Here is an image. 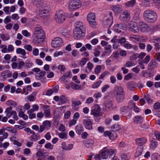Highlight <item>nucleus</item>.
<instances>
[{
	"mask_svg": "<svg viewBox=\"0 0 160 160\" xmlns=\"http://www.w3.org/2000/svg\"><path fill=\"white\" fill-rule=\"evenodd\" d=\"M116 100L118 103H122L125 98V93L123 88L121 86L116 85L113 90Z\"/></svg>",
	"mask_w": 160,
	"mask_h": 160,
	"instance_id": "f257e3e1",
	"label": "nucleus"
},
{
	"mask_svg": "<svg viewBox=\"0 0 160 160\" xmlns=\"http://www.w3.org/2000/svg\"><path fill=\"white\" fill-rule=\"evenodd\" d=\"M143 16L145 20L150 23L155 22L157 18V15L155 12L150 10H146L143 13Z\"/></svg>",
	"mask_w": 160,
	"mask_h": 160,
	"instance_id": "f03ea898",
	"label": "nucleus"
},
{
	"mask_svg": "<svg viewBox=\"0 0 160 160\" xmlns=\"http://www.w3.org/2000/svg\"><path fill=\"white\" fill-rule=\"evenodd\" d=\"M115 151L112 149L109 148L108 147L103 148L101 151L100 153L102 158L106 159L108 156L109 157L115 155Z\"/></svg>",
	"mask_w": 160,
	"mask_h": 160,
	"instance_id": "7ed1b4c3",
	"label": "nucleus"
},
{
	"mask_svg": "<svg viewBox=\"0 0 160 160\" xmlns=\"http://www.w3.org/2000/svg\"><path fill=\"white\" fill-rule=\"evenodd\" d=\"M54 18L56 22L61 23L65 21L66 17L64 12L61 10H59L56 12Z\"/></svg>",
	"mask_w": 160,
	"mask_h": 160,
	"instance_id": "20e7f679",
	"label": "nucleus"
},
{
	"mask_svg": "<svg viewBox=\"0 0 160 160\" xmlns=\"http://www.w3.org/2000/svg\"><path fill=\"white\" fill-rule=\"evenodd\" d=\"M86 29L75 28L73 30V37L76 39H80L83 38L85 36Z\"/></svg>",
	"mask_w": 160,
	"mask_h": 160,
	"instance_id": "39448f33",
	"label": "nucleus"
},
{
	"mask_svg": "<svg viewBox=\"0 0 160 160\" xmlns=\"http://www.w3.org/2000/svg\"><path fill=\"white\" fill-rule=\"evenodd\" d=\"M32 41L35 43H39L42 41L45 38L44 32L34 33L32 35Z\"/></svg>",
	"mask_w": 160,
	"mask_h": 160,
	"instance_id": "423d86ee",
	"label": "nucleus"
},
{
	"mask_svg": "<svg viewBox=\"0 0 160 160\" xmlns=\"http://www.w3.org/2000/svg\"><path fill=\"white\" fill-rule=\"evenodd\" d=\"M81 4L80 0H71L69 4V8L70 10L77 9L80 7Z\"/></svg>",
	"mask_w": 160,
	"mask_h": 160,
	"instance_id": "0eeeda50",
	"label": "nucleus"
},
{
	"mask_svg": "<svg viewBox=\"0 0 160 160\" xmlns=\"http://www.w3.org/2000/svg\"><path fill=\"white\" fill-rule=\"evenodd\" d=\"M127 28L126 24L123 23L117 24L115 25L114 30V32L120 33L121 32H124Z\"/></svg>",
	"mask_w": 160,
	"mask_h": 160,
	"instance_id": "6e6552de",
	"label": "nucleus"
},
{
	"mask_svg": "<svg viewBox=\"0 0 160 160\" xmlns=\"http://www.w3.org/2000/svg\"><path fill=\"white\" fill-rule=\"evenodd\" d=\"M87 19L90 26L94 27L96 24L95 13L92 12L89 13L87 16Z\"/></svg>",
	"mask_w": 160,
	"mask_h": 160,
	"instance_id": "1a4fd4ad",
	"label": "nucleus"
},
{
	"mask_svg": "<svg viewBox=\"0 0 160 160\" xmlns=\"http://www.w3.org/2000/svg\"><path fill=\"white\" fill-rule=\"evenodd\" d=\"M100 107L97 104H95L91 110V114L95 117L100 116L101 115Z\"/></svg>",
	"mask_w": 160,
	"mask_h": 160,
	"instance_id": "9d476101",
	"label": "nucleus"
},
{
	"mask_svg": "<svg viewBox=\"0 0 160 160\" xmlns=\"http://www.w3.org/2000/svg\"><path fill=\"white\" fill-rule=\"evenodd\" d=\"M128 28L129 30L134 33L139 31V29L137 23L135 22H130L128 24Z\"/></svg>",
	"mask_w": 160,
	"mask_h": 160,
	"instance_id": "9b49d317",
	"label": "nucleus"
},
{
	"mask_svg": "<svg viewBox=\"0 0 160 160\" xmlns=\"http://www.w3.org/2000/svg\"><path fill=\"white\" fill-rule=\"evenodd\" d=\"M95 142L93 138L91 137L87 138L83 141L84 146L87 148H91L94 144Z\"/></svg>",
	"mask_w": 160,
	"mask_h": 160,
	"instance_id": "f8f14e48",
	"label": "nucleus"
},
{
	"mask_svg": "<svg viewBox=\"0 0 160 160\" xmlns=\"http://www.w3.org/2000/svg\"><path fill=\"white\" fill-rule=\"evenodd\" d=\"M130 14L129 12L127 10H125L120 14L119 18L122 21H126L129 19L130 18Z\"/></svg>",
	"mask_w": 160,
	"mask_h": 160,
	"instance_id": "ddd939ff",
	"label": "nucleus"
},
{
	"mask_svg": "<svg viewBox=\"0 0 160 160\" xmlns=\"http://www.w3.org/2000/svg\"><path fill=\"white\" fill-rule=\"evenodd\" d=\"M62 43V40L61 38L59 37H57L52 41V45L53 48H57L60 46Z\"/></svg>",
	"mask_w": 160,
	"mask_h": 160,
	"instance_id": "4468645a",
	"label": "nucleus"
},
{
	"mask_svg": "<svg viewBox=\"0 0 160 160\" xmlns=\"http://www.w3.org/2000/svg\"><path fill=\"white\" fill-rule=\"evenodd\" d=\"M153 112L156 116L160 117V103L159 102L155 103L153 106Z\"/></svg>",
	"mask_w": 160,
	"mask_h": 160,
	"instance_id": "2eb2a0df",
	"label": "nucleus"
},
{
	"mask_svg": "<svg viewBox=\"0 0 160 160\" xmlns=\"http://www.w3.org/2000/svg\"><path fill=\"white\" fill-rule=\"evenodd\" d=\"M45 74V72L42 71L39 73H38L36 74L35 78L37 80H40L41 82L44 83L46 82V80L44 78Z\"/></svg>",
	"mask_w": 160,
	"mask_h": 160,
	"instance_id": "dca6fc26",
	"label": "nucleus"
},
{
	"mask_svg": "<svg viewBox=\"0 0 160 160\" xmlns=\"http://www.w3.org/2000/svg\"><path fill=\"white\" fill-rule=\"evenodd\" d=\"M83 123L85 128L88 130L92 128L93 120L91 119H85L83 120Z\"/></svg>",
	"mask_w": 160,
	"mask_h": 160,
	"instance_id": "f3484780",
	"label": "nucleus"
},
{
	"mask_svg": "<svg viewBox=\"0 0 160 160\" xmlns=\"http://www.w3.org/2000/svg\"><path fill=\"white\" fill-rule=\"evenodd\" d=\"M53 99L56 102L60 101L62 104L66 103L68 101L66 97L63 95H61L60 96H55L54 97Z\"/></svg>",
	"mask_w": 160,
	"mask_h": 160,
	"instance_id": "a211bd4d",
	"label": "nucleus"
},
{
	"mask_svg": "<svg viewBox=\"0 0 160 160\" xmlns=\"http://www.w3.org/2000/svg\"><path fill=\"white\" fill-rule=\"evenodd\" d=\"M150 42H154L155 43V49L156 50H158L159 49V45L158 42H160V37H153L150 39Z\"/></svg>",
	"mask_w": 160,
	"mask_h": 160,
	"instance_id": "6ab92c4d",
	"label": "nucleus"
},
{
	"mask_svg": "<svg viewBox=\"0 0 160 160\" xmlns=\"http://www.w3.org/2000/svg\"><path fill=\"white\" fill-rule=\"evenodd\" d=\"M111 9L115 14H118L122 11L123 8L121 5L118 4L112 6Z\"/></svg>",
	"mask_w": 160,
	"mask_h": 160,
	"instance_id": "aec40b11",
	"label": "nucleus"
},
{
	"mask_svg": "<svg viewBox=\"0 0 160 160\" xmlns=\"http://www.w3.org/2000/svg\"><path fill=\"white\" fill-rule=\"evenodd\" d=\"M139 27L140 30L142 32H148L150 29L147 24L143 22L140 23Z\"/></svg>",
	"mask_w": 160,
	"mask_h": 160,
	"instance_id": "412c9836",
	"label": "nucleus"
},
{
	"mask_svg": "<svg viewBox=\"0 0 160 160\" xmlns=\"http://www.w3.org/2000/svg\"><path fill=\"white\" fill-rule=\"evenodd\" d=\"M120 111L122 114H128L127 116L129 118L132 115V114L130 113L131 110L129 109L127 106H124L122 107Z\"/></svg>",
	"mask_w": 160,
	"mask_h": 160,
	"instance_id": "4be33fe9",
	"label": "nucleus"
},
{
	"mask_svg": "<svg viewBox=\"0 0 160 160\" xmlns=\"http://www.w3.org/2000/svg\"><path fill=\"white\" fill-rule=\"evenodd\" d=\"M12 75V73L10 71L6 70L1 73L0 77L3 78H7L11 77Z\"/></svg>",
	"mask_w": 160,
	"mask_h": 160,
	"instance_id": "5701e85b",
	"label": "nucleus"
},
{
	"mask_svg": "<svg viewBox=\"0 0 160 160\" xmlns=\"http://www.w3.org/2000/svg\"><path fill=\"white\" fill-rule=\"evenodd\" d=\"M46 4L44 6L40 7V13L41 15H44V16H48L49 15V10L47 9V7H46Z\"/></svg>",
	"mask_w": 160,
	"mask_h": 160,
	"instance_id": "b1692460",
	"label": "nucleus"
},
{
	"mask_svg": "<svg viewBox=\"0 0 160 160\" xmlns=\"http://www.w3.org/2000/svg\"><path fill=\"white\" fill-rule=\"evenodd\" d=\"M73 144H69L67 146L65 142H62L61 143V148L64 150L65 151H69L71 150L73 148Z\"/></svg>",
	"mask_w": 160,
	"mask_h": 160,
	"instance_id": "393cba45",
	"label": "nucleus"
},
{
	"mask_svg": "<svg viewBox=\"0 0 160 160\" xmlns=\"http://www.w3.org/2000/svg\"><path fill=\"white\" fill-rule=\"evenodd\" d=\"M136 143L139 146H143L147 141V139L144 137L138 138L136 140Z\"/></svg>",
	"mask_w": 160,
	"mask_h": 160,
	"instance_id": "a878e982",
	"label": "nucleus"
},
{
	"mask_svg": "<svg viewBox=\"0 0 160 160\" xmlns=\"http://www.w3.org/2000/svg\"><path fill=\"white\" fill-rule=\"evenodd\" d=\"M75 130L76 132L78 135H80L84 131V129L83 126L80 124L77 125L75 126Z\"/></svg>",
	"mask_w": 160,
	"mask_h": 160,
	"instance_id": "bb28decb",
	"label": "nucleus"
},
{
	"mask_svg": "<svg viewBox=\"0 0 160 160\" xmlns=\"http://www.w3.org/2000/svg\"><path fill=\"white\" fill-rule=\"evenodd\" d=\"M32 2L34 4L38 5L39 8L44 6L46 3L43 0H32Z\"/></svg>",
	"mask_w": 160,
	"mask_h": 160,
	"instance_id": "cd10ccee",
	"label": "nucleus"
},
{
	"mask_svg": "<svg viewBox=\"0 0 160 160\" xmlns=\"http://www.w3.org/2000/svg\"><path fill=\"white\" fill-rule=\"evenodd\" d=\"M135 123L140 124L142 123L143 121V118L141 116H137L133 119Z\"/></svg>",
	"mask_w": 160,
	"mask_h": 160,
	"instance_id": "c85d7f7f",
	"label": "nucleus"
},
{
	"mask_svg": "<svg viewBox=\"0 0 160 160\" xmlns=\"http://www.w3.org/2000/svg\"><path fill=\"white\" fill-rule=\"evenodd\" d=\"M16 52L17 54H20L22 56V58L25 59L26 57H25L26 54L25 50L21 48H18L16 49Z\"/></svg>",
	"mask_w": 160,
	"mask_h": 160,
	"instance_id": "c756f323",
	"label": "nucleus"
},
{
	"mask_svg": "<svg viewBox=\"0 0 160 160\" xmlns=\"http://www.w3.org/2000/svg\"><path fill=\"white\" fill-rule=\"evenodd\" d=\"M44 113L46 117H49L51 114L49 107L48 105L44 106L43 108Z\"/></svg>",
	"mask_w": 160,
	"mask_h": 160,
	"instance_id": "7c9ffc66",
	"label": "nucleus"
},
{
	"mask_svg": "<svg viewBox=\"0 0 160 160\" xmlns=\"http://www.w3.org/2000/svg\"><path fill=\"white\" fill-rule=\"evenodd\" d=\"M136 3L135 0H131L128 1L125 4V6L126 8L133 7Z\"/></svg>",
	"mask_w": 160,
	"mask_h": 160,
	"instance_id": "2f4dec72",
	"label": "nucleus"
},
{
	"mask_svg": "<svg viewBox=\"0 0 160 160\" xmlns=\"http://www.w3.org/2000/svg\"><path fill=\"white\" fill-rule=\"evenodd\" d=\"M81 102L79 100H73L72 101V108L75 109L77 108V106H78L81 104Z\"/></svg>",
	"mask_w": 160,
	"mask_h": 160,
	"instance_id": "473e14b6",
	"label": "nucleus"
},
{
	"mask_svg": "<svg viewBox=\"0 0 160 160\" xmlns=\"http://www.w3.org/2000/svg\"><path fill=\"white\" fill-rule=\"evenodd\" d=\"M40 138V135L38 133H36L35 135H32L30 137V140L32 142L37 141Z\"/></svg>",
	"mask_w": 160,
	"mask_h": 160,
	"instance_id": "72a5a7b5",
	"label": "nucleus"
},
{
	"mask_svg": "<svg viewBox=\"0 0 160 160\" xmlns=\"http://www.w3.org/2000/svg\"><path fill=\"white\" fill-rule=\"evenodd\" d=\"M109 15L110 16L109 18L108 19V20H107L106 21V23L109 26V27H110L111 26L113 23V18L112 16V12L109 13Z\"/></svg>",
	"mask_w": 160,
	"mask_h": 160,
	"instance_id": "f704fd0d",
	"label": "nucleus"
},
{
	"mask_svg": "<svg viewBox=\"0 0 160 160\" xmlns=\"http://www.w3.org/2000/svg\"><path fill=\"white\" fill-rule=\"evenodd\" d=\"M76 26L75 28H77L79 29L85 28V27L83 25V22L81 21L77 22L75 24Z\"/></svg>",
	"mask_w": 160,
	"mask_h": 160,
	"instance_id": "c9c22d12",
	"label": "nucleus"
},
{
	"mask_svg": "<svg viewBox=\"0 0 160 160\" xmlns=\"http://www.w3.org/2000/svg\"><path fill=\"white\" fill-rule=\"evenodd\" d=\"M44 32L43 29L42 28L41 26L39 25H36L34 28V33H39Z\"/></svg>",
	"mask_w": 160,
	"mask_h": 160,
	"instance_id": "e433bc0d",
	"label": "nucleus"
},
{
	"mask_svg": "<svg viewBox=\"0 0 160 160\" xmlns=\"http://www.w3.org/2000/svg\"><path fill=\"white\" fill-rule=\"evenodd\" d=\"M117 137V134L116 132L113 130L111 131V134L109 136V139L113 140L116 139Z\"/></svg>",
	"mask_w": 160,
	"mask_h": 160,
	"instance_id": "4c0bfd02",
	"label": "nucleus"
},
{
	"mask_svg": "<svg viewBox=\"0 0 160 160\" xmlns=\"http://www.w3.org/2000/svg\"><path fill=\"white\" fill-rule=\"evenodd\" d=\"M42 124L47 129H48L51 127V122L48 120H46L43 122Z\"/></svg>",
	"mask_w": 160,
	"mask_h": 160,
	"instance_id": "58836bf2",
	"label": "nucleus"
},
{
	"mask_svg": "<svg viewBox=\"0 0 160 160\" xmlns=\"http://www.w3.org/2000/svg\"><path fill=\"white\" fill-rule=\"evenodd\" d=\"M138 36L136 35H131L129 37L130 39L134 42H138Z\"/></svg>",
	"mask_w": 160,
	"mask_h": 160,
	"instance_id": "ea45409f",
	"label": "nucleus"
},
{
	"mask_svg": "<svg viewBox=\"0 0 160 160\" xmlns=\"http://www.w3.org/2000/svg\"><path fill=\"white\" fill-rule=\"evenodd\" d=\"M157 142L156 141L155 139L152 140L151 142L150 148L152 150L154 149L157 146Z\"/></svg>",
	"mask_w": 160,
	"mask_h": 160,
	"instance_id": "a19ab883",
	"label": "nucleus"
},
{
	"mask_svg": "<svg viewBox=\"0 0 160 160\" xmlns=\"http://www.w3.org/2000/svg\"><path fill=\"white\" fill-rule=\"evenodd\" d=\"M143 150V148H138L135 155V157H138L142 153Z\"/></svg>",
	"mask_w": 160,
	"mask_h": 160,
	"instance_id": "79ce46f5",
	"label": "nucleus"
},
{
	"mask_svg": "<svg viewBox=\"0 0 160 160\" xmlns=\"http://www.w3.org/2000/svg\"><path fill=\"white\" fill-rule=\"evenodd\" d=\"M71 86L72 88L74 90H79L81 88V85L76 84H72V83H71Z\"/></svg>",
	"mask_w": 160,
	"mask_h": 160,
	"instance_id": "37998d69",
	"label": "nucleus"
},
{
	"mask_svg": "<svg viewBox=\"0 0 160 160\" xmlns=\"http://www.w3.org/2000/svg\"><path fill=\"white\" fill-rule=\"evenodd\" d=\"M0 38L3 41H6L8 40L10 38L8 35L5 34L1 33L0 34Z\"/></svg>",
	"mask_w": 160,
	"mask_h": 160,
	"instance_id": "c03bdc74",
	"label": "nucleus"
},
{
	"mask_svg": "<svg viewBox=\"0 0 160 160\" xmlns=\"http://www.w3.org/2000/svg\"><path fill=\"white\" fill-rule=\"evenodd\" d=\"M15 138V137H12L10 139V140L11 141H13V144L17 145V146L18 147H20L22 145V143L19 142H18V141L16 140H14L13 139Z\"/></svg>",
	"mask_w": 160,
	"mask_h": 160,
	"instance_id": "a18cd8bd",
	"label": "nucleus"
},
{
	"mask_svg": "<svg viewBox=\"0 0 160 160\" xmlns=\"http://www.w3.org/2000/svg\"><path fill=\"white\" fill-rule=\"evenodd\" d=\"M1 51L3 53H8L7 46L5 45H1L0 46Z\"/></svg>",
	"mask_w": 160,
	"mask_h": 160,
	"instance_id": "49530a36",
	"label": "nucleus"
},
{
	"mask_svg": "<svg viewBox=\"0 0 160 160\" xmlns=\"http://www.w3.org/2000/svg\"><path fill=\"white\" fill-rule=\"evenodd\" d=\"M126 86L128 89L132 90L134 86V82H128Z\"/></svg>",
	"mask_w": 160,
	"mask_h": 160,
	"instance_id": "de8ad7c7",
	"label": "nucleus"
},
{
	"mask_svg": "<svg viewBox=\"0 0 160 160\" xmlns=\"http://www.w3.org/2000/svg\"><path fill=\"white\" fill-rule=\"evenodd\" d=\"M6 103V104L9 106H12L13 107H15L17 105L16 102L12 100H8L7 101Z\"/></svg>",
	"mask_w": 160,
	"mask_h": 160,
	"instance_id": "09e8293b",
	"label": "nucleus"
},
{
	"mask_svg": "<svg viewBox=\"0 0 160 160\" xmlns=\"http://www.w3.org/2000/svg\"><path fill=\"white\" fill-rule=\"evenodd\" d=\"M102 82V81L101 80H99V81L96 82L92 85V88L94 89L98 88L101 84Z\"/></svg>",
	"mask_w": 160,
	"mask_h": 160,
	"instance_id": "8fccbe9b",
	"label": "nucleus"
},
{
	"mask_svg": "<svg viewBox=\"0 0 160 160\" xmlns=\"http://www.w3.org/2000/svg\"><path fill=\"white\" fill-rule=\"evenodd\" d=\"M54 145L50 142L46 143L44 146L45 148L46 149L52 150L53 148Z\"/></svg>",
	"mask_w": 160,
	"mask_h": 160,
	"instance_id": "3c124183",
	"label": "nucleus"
},
{
	"mask_svg": "<svg viewBox=\"0 0 160 160\" xmlns=\"http://www.w3.org/2000/svg\"><path fill=\"white\" fill-rule=\"evenodd\" d=\"M36 149L38 151L36 153V156L39 157H43L44 156V153L41 150H38L37 148Z\"/></svg>",
	"mask_w": 160,
	"mask_h": 160,
	"instance_id": "603ef678",
	"label": "nucleus"
},
{
	"mask_svg": "<svg viewBox=\"0 0 160 160\" xmlns=\"http://www.w3.org/2000/svg\"><path fill=\"white\" fill-rule=\"evenodd\" d=\"M147 39V38L146 37L138 36V42H144L146 41Z\"/></svg>",
	"mask_w": 160,
	"mask_h": 160,
	"instance_id": "864d4df0",
	"label": "nucleus"
},
{
	"mask_svg": "<svg viewBox=\"0 0 160 160\" xmlns=\"http://www.w3.org/2000/svg\"><path fill=\"white\" fill-rule=\"evenodd\" d=\"M112 129L114 130L115 131H117L120 128V126L118 124H116L111 127Z\"/></svg>",
	"mask_w": 160,
	"mask_h": 160,
	"instance_id": "5fc2aeb1",
	"label": "nucleus"
},
{
	"mask_svg": "<svg viewBox=\"0 0 160 160\" xmlns=\"http://www.w3.org/2000/svg\"><path fill=\"white\" fill-rule=\"evenodd\" d=\"M105 106L106 108L110 109L112 108V101H107L105 103Z\"/></svg>",
	"mask_w": 160,
	"mask_h": 160,
	"instance_id": "6e6d98bb",
	"label": "nucleus"
},
{
	"mask_svg": "<svg viewBox=\"0 0 160 160\" xmlns=\"http://www.w3.org/2000/svg\"><path fill=\"white\" fill-rule=\"evenodd\" d=\"M22 34L25 37H28L31 36V33L28 32L27 30H23L22 31Z\"/></svg>",
	"mask_w": 160,
	"mask_h": 160,
	"instance_id": "4d7b16f0",
	"label": "nucleus"
},
{
	"mask_svg": "<svg viewBox=\"0 0 160 160\" xmlns=\"http://www.w3.org/2000/svg\"><path fill=\"white\" fill-rule=\"evenodd\" d=\"M109 72H108V71H105L101 74L99 77V78L100 79H102L104 78L106 76L109 75Z\"/></svg>",
	"mask_w": 160,
	"mask_h": 160,
	"instance_id": "13d9d810",
	"label": "nucleus"
},
{
	"mask_svg": "<svg viewBox=\"0 0 160 160\" xmlns=\"http://www.w3.org/2000/svg\"><path fill=\"white\" fill-rule=\"evenodd\" d=\"M24 65V62L21 60L18 63V68L19 69L22 68Z\"/></svg>",
	"mask_w": 160,
	"mask_h": 160,
	"instance_id": "bf43d9fd",
	"label": "nucleus"
},
{
	"mask_svg": "<svg viewBox=\"0 0 160 160\" xmlns=\"http://www.w3.org/2000/svg\"><path fill=\"white\" fill-rule=\"evenodd\" d=\"M88 61V58H82L80 62V64L81 66H84L86 63V62Z\"/></svg>",
	"mask_w": 160,
	"mask_h": 160,
	"instance_id": "052dcab7",
	"label": "nucleus"
},
{
	"mask_svg": "<svg viewBox=\"0 0 160 160\" xmlns=\"http://www.w3.org/2000/svg\"><path fill=\"white\" fill-rule=\"evenodd\" d=\"M11 18L13 20H18L19 18V17L17 13L12 14Z\"/></svg>",
	"mask_w": 160,
	"mask_h": 160,
	"instance_id": "680f3d73",
	"label": "nucleus"
},
{
	"mask_svg": "<svg viewBox=\"0 0 160 160\" xmlns=\"http://www.w3.org/2000/svg\"><path fill=\"white\" fill-rule=\"evenodd\" d=\"M101 67L100 65H98L96 66L95 68L94 71L96 74H98L99 73L101 70Z\"/></svg>",
	"mask_w": 160,
	"mask_h": 160,
	"instance_id": "e2e57ef3",
	"label": "nucleus"
},
{
	"mask_svg": "<svg viewBox=\"0 0 160 160\" xmlns=\"http://www.w3.org/2000/svg\"><path fill=\"white\" fill-rule=\"evenodd\" d=\"M76 120L73 119H72L71 120L69 121V127H70L73 125H75L77 122Z\"/></svg>",
	"mask_w": 160,
	"mask_h": 160,
	"instance_id": "0e129e2a",
	"label": "nucleus"
},
{
	"mask_svg": "<svg viewBox=\"0 0 160 160\" xmlns=\"http://www.w3.org/2000/svg\"><path fill=\"white\" fill-rule=\"evenodd\" d=\"M87 67L88 69L89 72H90L91 70L93 67V65L90 62H89L87 63Z\"/></svg>",
	"mask_w": 160,
	"mask_h": 160,
	"instance_id": "69168bd1",
	"label": "nucleus"
},
{
	"mask_svg": "<svg viewBox=\"0 0 160 160\" xmlns=\"http://www.w3.org/2000/svg\"><path fill=\"white\" fill-rule=\"evenodd\" d=\"M71 115V112L69 111H67L65 112L64 114V118L65 119L69 118Z\"/></svg>",
	"mask_w": 160,
	"mask_h": 160,
	"instance_id": "338daca9",
	"label": "nucleus"
},
{
	"mask_svg": "<svg viewBox=\"0 0 160 160\" xmlns=\"http://www.w3.org/2000/svg\"><path fill=\"white\" fill-rule=\"evenodd\" d=\"M132 77V73H129L126 75L124 77V79L125 80L128 81L131 79Z\"/></svg>",
	"mask_w": 160,
	"mask_h": 160,
	"instance_id": "774afa93",
	"label": "nucleus"
}]
</instances>
